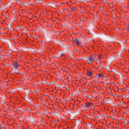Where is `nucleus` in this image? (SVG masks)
Listing matches in <instances>:
<instances>
[{
    "mask_svg": "<svg viewBox=\"0 0 129 129\" xmlns=\"http://www.w3.org/2000/svg\"><path fill=\"white\" fill-rule=\"evenodd\" d=\"M19 66H20V64L18 63V62L14 61L13 63V66L11 67L12 70H17L18 68H19Z\"/></svg>",
    "mask_w": 129,
    "mask_h": 129,
    "instance_id": "nucleus-1",
    "label": "nucleus"
},
{
    "mask_svg": "<svg viewBox=\"0 0 129 129\" xmlns=\"http://www.w3.org/2000/svg\"><path fill=\"white\" fill-rule=\"evenodd\" d=\"M94 59H95V57L94 56V55H93V56L90 55V56H89L87 58V60L88 63L89 64V63H92V62H93V61L94 60Z\"/></svg>",
    "mask_w": 129,
    "mask_h": 129,
    "instance_id": "nucleus-2",
    "label": "nucleus"
},
{
    "mask_svg": "<svg viewBox=\"0 0 129 129\" xmlns=\"http://www.w3.org/2000/svg\"><path fill=\"white\" fill-rule=\"evenodd\" d=\"M73 42H74V43H76V44H77V45L78 46H79V45L80 44V41L79 40V39H78L77 38H74L73 39Z\"/></svg>",
    "mask_w": 129,
    "mask_h": 129,
    "instance_id": "nucleus-3",
    "label": "nucleus"
},
{
    "mask_svg": "<svg viewBox=\"0 0 129 129\" xmlns=\"http://www.w3.org/2000/svg\"><path fill=\"white\" fill-rule=\"evenodd\" d=\"M86 107H90V106H93V104L92 103L87 102L86 103Z\"/></svg>",
    "mask_w": 129,
    "mask_h": 129,
    "instance_id": "nucleus-4",
    "label": "nucleus"
},
{
    "mask_svg": "<svg viewBox=\"0 0 129 129\" xmlns=\"http://www.w3.org/2000/svg\"><path fill=\"white\" fill-rule=\"evenodd\" d=\"M96 77H104V76L102 74H97Z\"/></svg>",
    "mask_w": 129,
    "mask_h": 129,
    "instance_id": "nucleus-5",
    "label": "nucleus"
},
{
    "mask_svg": "<svg viewBox=\"0 0 129 129\" xmlns=\"http://www.w3.org/2000/svg\"><path fill=\"white\" fill-rule=\"evenodd\" d=\"M87 75H88V76H92V73H91V72H88L87 73Z\"/></svg>",
    "mask_w": 129,
    "mask_h": 129,
    "instance_id": "nucleus-6",
    "label": "nucleus"
},
{
    "mask_svg": "<svg viewBox=\"0 0 129 129\" xmlns=\"http://www.w3.org/2000/svg\"><path fill=\"white\" fill-rule=\"evenodd\" d=\"M24 99L25 100H26V101H30V99H29V98L27 97L26 96H25Z\"/></svg>",
    "mask_w": 129,
    "mask_h": 129,
    "instance_id": "nucleus-7",
    "label": "nucleus"
},
{
    "mask_svg": "<svg viewBox=\"0 0 129 129\" xmlns=\"http://www.w3.org/2000/svg\"><path fill=\"white\" fill-rule=\"evenodd\" d=\"M58 55L59 56V57H62L63 56V54H62V53H61L60 52H59L58 53Z\"/></svg>",
    "mask_w": 129,
    "mask_h": 129,
    "instance_id": "nucleus-8",
    "label": "nucleus"
},
{
    "mask_svg": "<svg viewBox=\"0 0 129 129\" xmlns=\"http://www.w3.org/2000/svg\"><path fill=\"white\" fill-rule=\"evenodd\" d=\"M69 45V44H68L67 45H63V48H67Z\"/></svg>",
    "mask_w": 129,
    "mask_h": 129,
    "instance_id": "nucleus-9",
    "label": "nucleus"
},
{
    "mask_svg": "<svg viewBox=\"0 0 129 129\" xmlns=\"http://www.w3.org/2000/svg\"><path fill=\"white\" fill-rule=\"evenodd\" d=\"M72 11H76V9H75V7H73V8L72 9Z\"/></svg>",
    "mask_w": 129,
    "mask_h": 129,
    "instance_id": "nucleus-10",
    "label": "nucleus"
},
{
    "mask_svg": "<svg viewBox=\"0 0 129 129\" xmlns=\"http://www.w3.org/2000/svg\"><path fill=\"white\" fill-rule=\"evenodd\" d=\"M101 58V55L99 54V59H100Z\"/></svg>",
    "mask_w": 129,
    "mask_h": 129,
    "instance_id": "nucleus-11",
    "label": "nucleus"
},
{
    "mask_svg": "<svg viewBox=\"0 0 129 129\" xmlns=\"http://www.w3.org/2000/svg\"><path fill=\"white\" fill-rule=\"evenodd\" d=\"M63 11H68V9L66 8V9H64L63 10Z\"/></svg>",
    "mask_w": 129,
    "mask_h": 129,
    "instance_id": "nucleus-12",
    "label": "nucleus"
},
{
    "mask_svg": "<svg viewBox=\"0 0 129 129\" xmlns=\"http://www.w3.org/2000/svg\"><path fill=\"white\" fill-rule=\"evenodd\" d=\"M114 71H115V69H112V72H114Z\"/></svg>",
    "mask_w": 129,
    "mask_h": 129,
    "instance_id": "nucleus-13",
    "label": "nucleus"
},
{
    "mask_svg": "<svg viewBox=\"0 0 129 129\" xmlns=\"http://www.w3.org/2000/svg\"><path fill=\"white\" fill-rule=\"evenodd\" d=\"M60 46H62V47H63V44H62V42L60 43Z\"/></svg>",
    "mask_w": 129,
    "mask_h": 129,
    "instance_id": "nucleus-14",
    "label": "nucleus"
},
{
    "mask_svg": "<svg viewBox=\"0 0 129 129\" xmlns=\"http://www.w3.org/2000/svg\"><path fill=\"white\" fill-rule=\"evenodd\" d=\"M81 47H82L83 46V44H82V42H81Z\"/></svg>",
    "mask_w": 129,
    "mask_h": 129,
    "instance_id": "nucleus-15",
    "label": "nucleus"
},
{
    "mask_svg": "<svg viewBox=\"0 0 129 129\" xmlns=\"http://www.w3.org/2000/svg\"><path fill=\"white\" fill-rule=\"evenodd\" d=\"M80 12L81 13H83V12H82V10H80Z\"/></svg>",
    "mask_w": 129,
    "mask_h": 129,
    "instance_id": "nucleus-16",
    "label": "nucleus"
},
{
    "mask_svg": "<svg viewBox=\"0 0 129 129\" xmlns=\"http://www.w3.org/2000/svg\"><path fill=\"white\" fill-rule=\"evenodd\" d=\"M106 69L107 70H109V68H106Z\"/></svg>",
    "mask_w": 129,
    "mask_h": 129,
    "instance_id": "nucleus-17",
    "label": "nucleus"
},
{
    "mask_svg": "<svg viewBox=\"0 0 129 129\" xmlns=\"http://www.w3.org/2000/svg\"><path fill=\"white\" fill-rule=\"evenodd\" d=\"M3 32H2V33H1V35H3ZM4 34H5V33H4Z\"/></svg>",
    "mask_w": 129,
    "mask_h": 129,
    "instance_id": "nucleus-18",
    "label": "nucleus"
},
{
    "mask_svg": "<svg viewBox=\"0 0 129 129\" xmlns=\"http://www.w3.org/2000/svg\"><path fill=\"white\" fill-rule=\"evenodd\" d=\"M86 2H87V3H88V0H86Z\"/></svg>",
    "mask_w": 129,
    "mask_h": 129,
    "instance_id": "nucleus-19",
    "label": "nucleus"
},
{
    "mask_svg": "<svg viewBox=\"0 0 129 129\" xmlns=\"http://www.w3.org/2000/svg\"><path fill=\"white\" fill-rule=\"evenodd\" d=\"M100 64H101V63H100V64H99V67H100V66H100Z\"/></svg>",
    "mask_w": 129,
    "mask_h": 129,
    "instance_id": "nucleus-20",
    "label": "nucleus"
},
{
    "mask_svg": "<svg viewBox=\"0 0 129 129\" xmlns=\"http://www.w3.org/2000/svg\"><path fill=\"white\" fill-rule=\"evenodd\" d=\"M81 22H82V20H81Z\"/></svg>",
    "mask_w": 129,
    "mask_h": 129,
    "instance_id": "nucleus-21",
    "label": "nucleus"
},
{
    "mask_svg": "<svg viewBox=\"0 0 129 129\" xmlns=\"http://www.w3.org/2000/svg\"><path fill=\"white\" fill-rule=\"evenodd\" d=\"M126 74H127V72H126Z\"/></svg>",
    "mask_w": 129,
    "mask_h": 129,
    "instance_id": "nucleus-22",
    "label": "nucleus"
},
{
    "mask_svg": "<svg viewBox=\"0 0 129 129\" xmlns=\"http://www.w3.org/2000/svg\"><path fill=\"white\" fill-rule=\"evenodd\" d=\"M2 29V30L4 31V29Z\"/></svg>",
    "mask_w": 129,
    "mask_h": 129,
    "instance_id": "nucleus-23",
    "label": "nucleus"
},
{
    "mask_svg": "<svg viewBox=\"0 0 129 129\" xmlns=\"http://www.w3.org/2000/svg\"><path fill=\"white\" fill-rule=\"evenodd\" d=\"M106 79H107V77H106Z\"/></svg>",
    "mask_w": 129,
    "mask_h": 129,
    "instance_id": "nucleus-24",
    "label": "nucleus"
},
{
    "mask_svg": "<svg viewBox=\"0 0 129 129\" xmlns=\"http://www.w3.org/2000/svg\"><path fill=\"white\" fill-rule=\"evenodd\" d=\"M16 38V36H15L14 38Z\"/></svg>",
    "mask_w": 129,
    "mask_h": 129,
    "instance_id": "nucleus-25",
    "label": "nucleus"
},
{
    "mask_svg": "<svg viewBox=\"0 0 129 129\" xmlns=\"http://www.w3.org/2000/svg\"><path fill=\"white\" fill-rule=\"evenodd\" d=\"M21 37H22V35H21Z\"/></svg>",
    "mask_w": 129,
    "mask_h": 129,
    "instance_id": "nucleus-26",
    "label": "nucleus"
}]
</instances>
